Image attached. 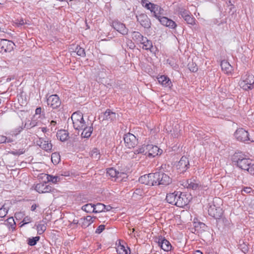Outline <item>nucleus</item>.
<instances>
[{"label":"nucleus","instance_id":"nucleus-21","mask_svg":"<svg viewBox=\"0 0 254 254\" xmlns=\"http://www.w3.org/2000/svg\"><path fill=\"white\" fill-rule=\"evenodd\" d=\"M159 175L160 179L158 180L159 182V185L167 186L171 183L172 179L168 175L161 172H159Z\"/></svg>","mask_w":254,"mask_h":254},{"label":"nucleus","instance_id":"nucleus-29","mask_svg":"<svg viewBox=\"0 0 254 254\" xmlns=\"http://www.w3.org/2000/svg\"><path fill=\"white\" fill-rule=\"evenodd\" d=\"M73 126L75 129L76 130H81L83 127H84L86 123L82 118L81 120H76V121L72 122Z\"/></svg>","mask_w":254,"mask_h":254},{"label":"nucleus","instance_id":"nucleus-1","mask_svg":"<svg viewBox=\"0 0 254 254\" xmlns=\"http://www.w3.org/2000/svg\"><path fill=\"white\" fill-rule=\"evenodd\" d=\"M232 159L237 167L254 175V160L246 158L242 152L235 153Z\"/></svg>","mask_w":254,"mask_h":254},{"label":"nucleus","instance_id":"nucleus-16","mask_svg":"<svg viewBox=\"0 0 254 254\" xmlns=\"http://www.w3.org/2000/svg\"><path fill=\"white\" fill-rule=\"evenodd\" d=\"M190 167V163L188 158L186 156H182L177 164L178 169L180 171L185 172Z\"/></svg>","mask_w":254,"mask_h":254},{"label":"nucleus","instance_id":"nucleus-46","mask_svg":"<svg viewBox=\"0 0 254 254\" xmlns=\"http://www.w3.org/2000/svg\"><path fill=\"white\" fill-rule=\"evenodd\" d=\"M188 67L189 69L193 72L197 71L198 69L196 64L193 62H190L188 64Z\"/></svg>","mask_w":254,"mask_h":254},{"label":"nucleus","instance_id":"nucleus-4","mask_svg":"<svg viewBox=\"0 0 254 254\" xmlns=\"http://www.w3.org/2000/svg\"><path fill=\"white\" fill-rule=\"evenodd\" d=\"M185 186L188 189L201 191H205L208 189L207 185L201 184L198 180L194 178L188 180Z\"/></svg>","mask_w":254,"mask_h":254},{"label":"nucleus","instance_id":"nucleus-44","mask_svg":"<svg viewBox=\"0 0 254 254\" xmlns=\"http://www.w3.org/2000/svg\"><path fill=\"white\" fill-rule=\"evenodd\" d=\"M46 230V225L43 223H40L37 226V233L42 235Z\"/></svg>","mask_w":254,"mask_h":254},{"label":"nucleus","instance_id":"nucleus-35","mask_svg":"<svg viewBox=\"0 0 254 254\" xmlns=\"http://www.w3.org/2000/svg\"><path fill=\"white\" fill-rule=\"evenodd\" d=\"M117 252L119 254H130V251L128 247L126 248L123 245H119L117 249Z\"/></svg>","mask_w":254,"mask_h":254},{"label":"nucleus","instance_id":"nucleus-47","mask_svg":"<svg viewBox=\"0 0 254 254\" xmlns=\"http://www.w3.org/2000/svg\"><path fill=\"white\" fill-rule=\"evenodd\" d=\"M75 52L77 55L82 57H84L86 55L85 50L80 46H77L76 47Z\"/></svg>","mask_w":254,"mask_h":254},{"label":"nucleus","instance_id":"nucleus-32","mask_svg":"<svg viewBox=\"0 0 254 254\" xmlns=\"http://www.w3.org/2000/svg\"><path fill=\"white\" fill-rule=\"evenodd\" d=\"M6 223L5 224L8 228L9 230L13 231L15 229L16 223L13 217H9L6 220Z\"/></svg>","mask_w":254,"mask_h":254},{"label":"nucleus","instance_id":"nucleus-26","mask_svg":"<svg viewBox=\"0 0 254 254\" xmlns=\"http://www.w3.org/2000/svg\"><path fill=\"white\" fill-rule=\"evenodd\" d=\"M82 130H83V131L81 134V137L88 138L90 137L91 133L93 132V128L92 126H88L86 124L84 127H83Z\"/></svg>","mask_w":254,"mask_h":254},{"label":"nucleus","instance_id":"nucleus-17","mask_svg":"<svg viewBox=\"0 0 254 254\" xmlns=\"http://www.w3.org/2000/svg\"><path fill=\"white\" fill-rule=\"evenodd\" d=\"M148 186H158L159 185V180L160 179V175L159 172L150 173L148 175Z\"/></svg>","mask_w":254,"mask_h":254},{"label":"nucleus","instance_id":"nucleus-43","mask_svg":"<svg viewBox=\"0 0 254 254\" xmlns=\"http://www.w3.org/2000/svg\"><path fill=\"white\" fill-rule=\"evenodd\" d=\"M217 220L218 223H222L223 224V225L225 227H230L231 226V221L225 217H222V216L221 218Z\"/></svg>","mask_w":254,"mask_h":254},{"label":"nucleus","instance_id":"nucleus-51","mask_svg":"<svg viewBox=\"0 0 254 254\" xmlns=\"http://www.w3.org/2000/svg\"><path fill=\"white\" fill-rule=\"evenodd\" d=\"M47 179L49 182H52L53 183L56 184L59 180V178L57 176H53L48 175L47 176Z\"/></svg>","mask_w":254,"mask_h":254},{"label":"nucleus","instance_id":"nucleus-5","mask_svg":"<svg viewBox=\"0 0 254 254\" xmlns=\"http://www.w3.org/2000/svg\"><path fill=\"white\" fill-rule=\"evenodd\" d=\"M239 84L244 90H252L254 88V76L253 74H247L242 77Z\"/></svg>","mask_w":254,"mask_h":254},{"label":"nucleus","instance_id":"nucleus-6","mask_svg":"<svg viewBox=\"0 0 254 254\" xmlns=\"http://www.w3.org/2000/svg\"><path fill=\"white\" fill-rule=\"evenodd\" d=\"M117 114L110 109H107L105 112L102 113L99 116V119L102 122H113L117 119Z\"/></svg>","mask_w":254,"mask_h":254},{"label":"nucleus","instance_id":"nucleus-15","mask_svg":"<svg viewBox=\"0 0 254 254\" xmlns=\"http://www.w3.org/2000/svg\"><path fill=\"white\" fill-rule=\"evenodd\" d=\"M162 152V150L159 148L157 146L148 144L147 153V156L148 157H154L158 155H161Z\"/></svg>","mask_w":254,"mask_h":254},{"label":"nucleus","instance_id":"nucleus-19","mask_svg":"<svg viewBox=\"0 0 254 254\" xmlns=\"http://www.w3.org/2000/svg\"><path fill=\"white\" fill-rule=\"evenodd\" d=\"M158 245L164 251L168 252L171 250L172 245L171 243L165 238L161 237L158 240Z\"/></svg>","mask_w":254,"mask_h":254},{"label":"nucleus","instance_id":"nucleus-28","mask_svg":"<svg viewBox=\"0 0 254 254\" xmlns=\"http://www.w3.org/2000/svg\"><path fill=\"white\" fill-rule=\"evenodd\" d=\"M131 37L133 40L137 43H140L145 37L138 31H133L131 33Z\"/></svg>","mask_w":254,"mask_h":254},{"label":"nucleus","instance_id":"nucleus-31","mask_svg":"<svg viewBox=\"0 0 254 254\" xmlns=\"http://www.w3.org/2000/svg\"><path fill=\"white\" fill-rule=\"evenodd\" d=\"M9 209V206L7 202H4L2 204L0 208V217H4L7 215Z\"/></svg>","mask_w":254,"mask_h":254},{"label":"nucleus","instance_id":"nucleus-27","mask_svg":"<svg viewBox=\"0 0 254 254\" xmlns=\"http://www.w3.org/2000/svg\"><path fill=\"white\" fill-rule=\"evenodd\" d=\"M40 122L37 120L32 119L28 120L24 125V127L27 129H30L33 127L39 126Z\"/></svg>","mask_w":254,"mask_h":254},{"label":"nucleus","instance_id":"nucleus-62","mask_svg":"<svg viewBox=\"0 0 254 254\" xmlns=\"http://www.w3.org/2000/svg\"><path fill=\"white\" fill-rule=\"evenodd\" d=\"M57 125V122L55 121H52L50 123V126L52 127L51 128L52 129L53 127H54Z\"/></svg>","mask_w":254,"mask_h":254},{"label":"nucleus","instance_id":"nucleus-37","mask_svg":"<svg viewBox=\"0 0 254 254\" xmlns=\"http://www.w3.org/2000/svg\"><path fill=\"white\" fill-rule=\"evenodd\" d=\"M82 118H83V114L80 111H77L73 113L71 117L72 122L76 121L78 120H81Z\"/></svg>","mask_w":254,"mask_h":254},{"label":"nucleus","instance_id":"nucleus-11","mask_svg":"<svg viewBox=\"0 0 254 254\" xmlns=\"http://www.w3.org/2000/svg\"><path fill=\"white\" fill-rule=\"evenodd\" d=\"M112 27L118 32L123 35H127L128 29L126 27L125 24L118 20H114L112 23Z\"/></svg>","mask_w":254,"mask_h":254},{"label":"nucleus","instance_id":"nucleus-18","mask_svg":"<svg viewBox=\"0 0 254 254\" xmlns=\"http://www.w3.org/2000/svg\"><path fill=\"white\" fill-rule=\"evenodd\" d=\"M159 21L163 25L168 27L170 29H174L177 26L175 21L166 17L163 16L162 17H160Z\"/></svg>","mask_w":254,"mask_h":254},{"label":"nucleus","instance_id":"nucleus-22","mask_svg":"<svg viewBox=\"0 0 254 254\" xmlns=\"http://www.w3.org/2000/svg\"><path fill=\"white\" fill-rule=\"evenodd\" d=\"M158 82L162 85V86L168 87L170 89L172 86V83L169 77L165 75H161L158 77Z\"/></svg>","mask_w":254,"mask_h":254},{"label":"nucleus","instance_id":"nucleus-23","mask_svg":"<svg viewBox=\"0 0 254 254\" xmlns=\"http://www.w3.org/2000/svg\"><path fill=\"white\" fill-rule=\"evenodd\" d=\"M220 66L222 70L226 74H230L233 71V67L227 61L223 60L221 62Z\"/></svg>","mask_w":254,"mask_h":254},{"label":"nucleus","instance_id":"nucleus-2","mask_svg":"<svg viewBox=\"0 0 254 254\" xmlns=\"http://www.w3.org/2000/svg\"><path fill=\"white\" fill-rule=\"evenodd\" d=\"M166 200L167 202L177 207H184L189 202L190 199L185 192L175 191L167 194Z\"/></svg>","mask_w":254,"mask_h":254},{"label":"nucleus","instance_id":"nucleus-3","mask_svg":"<svg viewBox=\"0 0 254 254\" xmlns=\"http://www.w3.org/2000/svg\"><path fill=\"white\" fill-rule=\"evenodd\" d=\"M217 200L221 201L220 198H215L212 203H209L208 208V214L216 219H219L223 214V209L219 206L215 204V202Z\"/></svg>","mask_w":254,"mask_h":254},{"label":"nucleus","instance_id":"nucleus-9","mask_svg":"<svg viewBox=\"0 0 254 254\" xmlns=\"http://www.w3.org/2000/svg\"><path fill=\"white\" fill-rule=\"evenodd\" d=\"M234 136L238 140L241 142L250 140L249 132L243 128L237 129L235 132Z\"/></svg>","mask_w":254,"mask_h":254},{"label":"nucleus","instance_id":"nucleus-7","mask_svg":"<svg viewBox=\"0 0 254 254\" xmlns=\"http://www.w3.org/2000/svg\"><path fill=\"white\" fill-rule=\"evenodd\" d=\"M124 139L126 146L128 148H133L137 144V139L136 136L132 133L126 134Z\"/></svg>","mask_w":254,"mask_h":254},{"label":"nucleus","instance_id":"nucleus-57","mask_svg":"<svg viewBox=\"0 0 254 254\" xmlns=\"http://www.w3.org/2000/svg\"><path fill=\"white\" fill-rule=\"evenodd\" d=\"M252 190V189L250 187H245L242 190V194L244 195V193H249Z\"/></svg>","mask_w":254,"mask_h":254},{"label":"nucleus","instance_id":"nucleus-36","mask_svg":"<svg viewBox=\"0 0 254 254\" xmlns=\"http://www.w3.org/2000/svg\"><path fill=\"white\" fill-rule=\"evenodd\" d=\"M81 209L87 213H94V204L87 203L82 206Z\"/></svg>","mask_w":254,"mask_h":254},{"label":"nucleus","instance_id":"nucleus-14","mask_svg":"<svg viewBox=\"0 0 254 254\" xmlns=\"http://www.w3.org/2000/svg\"><path fill=\"white\" fill-rule=\"evenodd\" d=\"M37 144L42 149L47 152H50L52 148V144L51 141L46 140L43 138H39L36 141Z\"/></svg>","mask_w":254,"mask_h":254},{"label":"nucleus","instance_id":"nucleus-8","mask_svg":"<svg viewBox=\"0 0 254 254\" xmlns=\"http://www.w3.org/2000/svg\"><path fill=\"white\" fill-rule=\"evenodd\" d=\"M47 102L48 106L53 109L58 108L61 105V100L57 94L49 96L47 99Z\"/></svg>","mask_w":254,"mask_h":254},{"label":"nucleus","instance_id":"nucleus-13","mask_svg":"<svg viewBox=\"0 0 254 254\" xmlns=\"http://www.w3.org/2000/svg\"><path fill=\"white\" fill-rule=\"evenodd\" d=\"M137 21L144 28L148 29L151 26V21L148 16L145 14H140L136 16Z\"/></svg>","mask_w":254,"mask_h":254},{"label":"nucleus","instance_id":"nucleus-33","mask_svg":"<svg viewBox=\"0 0 254 254\" xmlns=\"http://www.w3.org/2000/svg\"><path fill=\"white\" fill-rule=\"evenodd\" d=\"M148 145H143L139 147L138 149L134 150V154H142L147 156Z\"/></svg>","mask_w":254,"mask_h":254},{"label":"nucleus","instance_id":"nucleus-63","mask_svg":"<svg viewBox=\"0 0 254 254\" xmlns=\"http://www.w3.org/2000/svg\"><path fill=\"white\" fill-rule=\"evenodd\" d=\"M13 141V140L12 138L6 137V139L5 140V143L6 142L11 143V142H12Z\"/></svg>","mask_w":254,"mask_h":254},{"label":"nucleus","instance_id":"nucleus-30","mask_svg":"<svg viewBox=\"0 0 254 254\" xmlns=\"http://www.w3.org/2000/svg\"><path fill=\"white\" fill-rule=\"evenodd\" d=\"M57 136L62 141L66 140L68 137V133L65 130H60L57 132Z\"/></svg>","mask_w":254,"mask_h":254},{"label":"nucleus","instance_id":"nucleus-40","mask_svg":"<svg viewBox=\"0 0 254 254\" xmlns=\"http://www.w3.org/2000/svg\"><path fill=\"white\" fill-rule=\"evenodd\" d=\"M40 238L39 236L29 238L27 240V244L30 246H34L36 245L37 243L39 241Z\"/></svg>","mask_w":254,"mask_h":254},{"label":"nucleus","instance_id":"nucleus-24","mask_svg":"<svg viewBox=\"0 0 254 254\" xmlns=\"http://www.w3.org/2000/svg\"><path fill=\"white\" fill-rule=\"evenodd\" d=\"M205 228L206 225L204 223L200 222H194L193 223V228H192L194 229L193 233L199 235L200 233L203 232Z\"/></svg>","mask_w":254,"mask_h":254},{"label":"nucleus","instance_id":"nucleus-56","mask_svg":"<svg viewBox=\"0 0 254 254\" xmlns=\"http://www.w3.org/2000/svg\"><path fill=\"white\" fill-rule=\"evenodd\" d=\"M105 226L104 225H99L95 231L96 234H100L105 229Z\"/></svg>","mask_w":254,"mask_h":254},{"label":"nucleus","instance_id":"nucleus-59","mask_svg":"<svg viewBox=\"0 0 254 254\" xmlns=\"http://www.w3.org/2000/svg\"><path fill=\"white\" fill-rule=\"evenodd\" d=\"M38 205L36 204H33L31 207V210L32 211H35L36 208L38 207Z\"/></svg>","mask_w":254,"mask_h":254},{"label":"nucleus","instance_id":"nucleus-58","mask_svg":"<svg viewBox=\"0 0 254 254\" xmlns=\"http://www.w3.org/2000/svg\"><path fill=\"white\" fill-rule=\"evenodd\" d=\"M6 139V137L5 136L0 135V144L5 143Z\"/></svg>","mask_w":254,"mask_h":254},{"label":"nucleus","instance_id":"nucleus-49","mask_svg":"<svg viewBox=\"0 0 254 254\" xmlns=\"http://www.w3.org/2000/svg\"><path fill=\"white\" fill-rule=\"evenodd\" d=\"M179 13L180 15L184 19L189 14H190L189 10H186L184 8H181L179 9Z\"/></svg>","mask_w":254,"mask_h":254},{"label":"nucleus","instance_id":"nucleus-52","mask_svg":"<svg viewBox=\"0 0 254 254\" xmlns=\"http://www.w3.org/2000/svg\"><path fill=\"white\" fill-rule=\"evenodd\" d=\"M119 174H121L120 175L118 174L117 177H115L114 181L116 182H121L123 180V179L126 176V174L122 172H119Z\"/></svg>","mask_w":254,"mask_h":254},{"label":"nucleus","instance_id":"nucleus-42","mask_svg":"<svg viewBox=\"0 0 254 254\" xmlns=\"http://www.w3.org/2000/svg\"><path fill=\"white\" fill-rule=\"evenodd\" d=\"M157 8L155 9V10L154 11V16L157 18L158 20H159L160 17H162L161 15L163 14L164 10L160 6L157 5Z\"/></svg>","mask_w":254,"mask_h":254},{"label":"nucleus","instance_id":"nucleus-64","mask_svg":"<svg viewBox=\"0 0 254 254\" xmlns=\"http://www.w3.org/2000/svg\"><path fill=\"white\" fill-rule=\"evenodd\" d=\"M79 223V221L76 219H73L71 224L77 225Z\"/></svg>","mask_w":254,"mask_h":254},{"label":"nucleus","instance_id":"nucleus-34","mask_svg":"<svg viewBox=\"0 0 254 254\" xmlns=\"http://www.w3.org/2000/svg\"><path fill=\"white\" fill-rule=\"evenodd\" d=\"M106 205L101 203L94 204V213H97L105 211Z\"/></svg>","mask_w":254,"mask_h":254},{"label":"nucleus","instance_id":"nucleus-20","mask_svg":"<svg viewBox=\"0 0 254 254\" xmlns=\"http://www.w3.org/2000/svg\"><path fill=\"white\" fill-rule=\"evenodd\" d=\"M140 44L143 45L142 49L145 50H149L151 52H155L156 48L153 47L152 42L151 40H148L146 37H145Z\"/></svg>","mask_w":254,"mask_h":254},{"label":"nucleus","instance_id":"nucleus-39","mask_svg":"<svg viewBox=\"0 0 254 254\" xmlns=\"http://www.w3.org/2000/svg\"><path fill=\"white\" fill-rule=\"evenodd\" d=\"M90 155L92 159L98 160L100 157L99 151L97 148H93L90 152Z\"/></svg>","mask_w":254,"mask_h":254},{"label":"nucleus","instance_id":"nucleus-61","mask_svg":"<svg viewBox=\"0 0 254 254\" xmlns=\"http://www.w3.org/2000/svg\"><path fill=\"white\" fill-rule=\"evenodd\" d=\"M23 130V127H19L18 128H17L16 130H15V132L16 133H15V134H18L19 133H20L22 130Z\"/></svg>","mask_w":254,"mask_h":254},{"label":"nucleus","instance_id":"nucleus-25","mask_svg":"<svg viewBox=\"0 0 254 254\" xmlns=\"http://www.w3.org/2000/svg\"><path fill=\"white\" fill-rule=\"evenodd\" d=\"M93 219V217L90 216L81 218L79 221V224L81 225L82 227L86 228L93 222L94 220Z\"/></svg>","mask_w":254,"mask_h":254},{"label":"nucleus","instance_id":"nucleus-45","mask_svg":"<svg viewBox=\"0 0 254 254\" xmlns=\"http://www.w3.org/2000/svg\"><path fill=\"white\" fill-rule=\"evenodd\" d=\"M184 20L188 24L194 25L195 24V19L192 16L189 14L187 17L184 18Z\"/></svg>","mask_w":254,"mask_h":254},{"label":"nucleus","instance_id":"nucleus-50","mask_svg":"<svg viewBox=\"0 0 254 254\" xmlns=\"http://www.w3.org/2000/svg\"><path fill=\"white\" fill-rule=\"evenodd\" d=\"M138 181L141 184H143L148 185V183H149L148 175H145L141 176L139 178Z\"/></svg>","mask_w":254,"mask_h":254},{"label":"nucleus","instance_id":"nucleus-10","mask_svg":"<svg viewBox=\"0 0 254 254\" xmlns=\"http://www.w3.org/2000/svg\"><path fill=\"white\" fill-rule=\"evenodd\" d=\"M14 46V43L11 41L2 39L0 42V51L2 53L10 52L13 50Z\"/></svg>","mask_w":254,"mask_h":254},{"label":"nucleus","instance_id":"nucleus-38","mask_svg":"<svg viewBox=\"0 0 254 254\" xmlns=\"http://www.w3.org/2000/svg\"><path fill=\"white\" fill-rule=\"evenodd\" d=\"M107 174L110 176L111 178L115 179V177H117L119 174V171H117L113 168H110L107 169ZM121 174H119L120 175Z\"/></svg>","mask_w":254,"mask_h":254},{"label":"nucleus","instance_id":"nucleus-60","mask_svg":"<svg viewBox=\"0 0 254 254\" xmlns=\"http://www.w3.org/2000/svg\"><path fill=\"white\" fill-rule=\"evenodd\" d=\"M41 113V108L38 107L35 110V114L36 115H40Z\"/></svg>","mask_w":254,"mask_h":254},{"label":"nucleus","instance_id":"nucleus-41","mask_svg":"<svg viewBox=\"0 0 254 254\" xmlns=\"http://www.w3.org/2000/svg\"><path fill=\"white\" fill-rule=\"evenodd\" d=\"M51 160L53 164H58L61 160L59 153L57 152L53 153L51 155Z\"/></svg>","mask_w":254,"mask_h":254},{"label":"nucleus","instance_id":"nucleus-12","mask_svg":"<svg viewBox=\"0 0 254 254\" xmlns=\"http://www.w3.org/2000/svg\"><path fill=\"white\" fill-rule=\"evenodd\" d=\"M35 190L39 193H48L54 192L55 189L45 182L37 184Z\"/></svg>","mask_w":254,"mask_h":254},{"label":"nucleus","instance_id":"nucleus-53","mask_svg":"<svg viewBox=\"0 0 254 254\" xmlns=\"http://www.w3.org/2000/svg\"><path fill=\"white\" fill-rule=\"evenodd\" d=\"M31 220H32V219L30 217H29V216L25 217L21 222L22 223H23V224L21 225L20 227H22L24 225L28 224L29 223L31 222Z\"/></svg>","mask_w":254,"mask_h":254},{"label":"nucleus","instance_id":"nucleus-48","mask_svg":"<svg viewBox=\"0 0 254 254\" xmlns=\"http://www.w3.org/2000/svg\"><path fill=\"white\" fill-rule=\"evenodd\" d=\"M145 7L148 9L150 10L151 12L154 13V11L155 10V9L157 7V5L154 4L151 2L147 3L145 4Z\"/></svg>","mask_w":254,"mask_h":254},{"label":"nucleus","instance_id":"nucleus-54","mask_svg":"<svg viewBox=\"0 0 254 254\" xmlns=\"http://www.w3.org/2000/svg\"><path fill=\"white\" fill-rule=\"evenodd\" d=\"M26 23L27 22H25L23 19H16L15 21V24L18 27L22 26Z\"/></svg>","mask_w":254,"mask_h":254},{"label":"nucleus","instance_id":"nucleus-55","mask_svg":"<svg viewBox=\"0 0 254 254\" xmlns=\"http://www.w3.org/2000/svg\"><path fill=\"white\" fill-rule=\"evenodd\" d=\"M24 152H25V150L24 149H19L18 150L12 151L11 152V153L13 155L19 156L20 155L23 154Z\"/></svg>","mask_w":254,"mask_h":254}]
</instances>
